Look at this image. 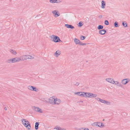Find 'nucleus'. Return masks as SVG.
Wrapping results in <instances>:
<instances>
[{
  "label": "nucleus",
  "mask_w": 130,
  "mask_h": 130,
  "mask_svg": "<svg viewBox=\"0 0 130 130\" xmlns=\"http://www.w3.org/2000/svg\"><path fill=\"white\" fill-rule=\"evenodd\" d=\"M86 37L84 36H82L81 37V40H84L85 39Z\"/></svg>",
  "instance_id": "36"
},
{
  "label": "nucleus",
  "mask_w": 130,
  "mask_h": 130,
  "mask_svg": "<svg viewBox=\"0 0 130 130\" xmlns=\"http://www.w3.org/2000/svg\"><path fill=\"white\" fill-rule=\"evenodd\" d=\"M39 122H36L35 123V128L37 130L38 128V126L39 125Z\"/></svg>",
  "instance_id": "20"
},
{
  "label": "nucleus",
  "mask_w": 130,
  "mask_h": 130,
  "mask_svg": "<svg viewBox=\"0 0 130 130\" xmlns=\"http://www.w3.org/2000/svg\"><path fill=\"white\" fill-rule=\"evenodd\" d=\"M22 124L24 126L26 127L28 130H30L31 128L30 124L27 120L22 119L21 120Z\"/></svg>",
  "instance_id": "2"
},
{
  "label": "nucleus",
  "mask_w": 130,
  "mask_h": 130,
  "mask_svg": "<svg viewBox=\"0 0 130 130\" xmlns=\"http://www.w3.org/2000/svg\"><path fill=\"white\" fill-rule=\"evenodd\" d=\"M106 101H106V100H104L102 99V100L101 101V103H102L105 104V103H106Z\"/></svg>",
  "instance_id": "34"
},
{
  "label": "nucleus",
  "mask_w": 130,
  "mask_h": 130,
  "mask_svg": "<svg viewBox=\"0 0 130 130\" xmlns=\"http://www.w3.org/2000/svg\"><path fill=\"white\" fill-rule=\"evenodd\" d=\"M38 90V89H37L36 87L33 86L32 91H35L37 92Z\"/></svg>",
  "instance_id": "29"
},
{
  "label": "nucleus",
  "mask_w": 130,
  "mask_h": 130,
  "mask_svg": "<svg viewBox=\"0 0 130 130\" xmlns=\"http://www.w3.org/2000/svg\"><path fill=\"white\" fill-rule=\"evenodd\" d=\"M105 104L107 105H109L111 104V103L109 101H107Z\"/></svg>",
  "instance_id": "30"
},
{
  "label": "nucleus",
  "mask_w": 130,
  "mask_h": 130,
  "mask_svg": "<svg viewBox=\"0 0 130 130\" xmlns=\"http://www.w3.org/2000/svg\"><path fill=\"white\" fill-rule=\"evenodd\" d=\"M74 42L76 44H79L80 45H84L87 44V43H82L80 41H74Z\"/></svg>",
  "instance_id": "13"
},
{
  "label": "nucleus",
  "mask_w": 130,
  "mask_h": 130,
  "mask_svg": "<svg viewBox=\"0 0 130 130\" xmlns=\"http://www.w3.org/2000/svg\"><path fill=\"white\" fill-rule=\"evenodd\" d=\"M32 88L33 86H29L27 87L28 89L31 91H32Z\"/></svg>",
  "instance_id": "27"
},
{
  "label": "nucleus",
  "mask_w": 130,
  "mask_h": 130,
  "mask_svg": "<svg viewBox=\"0 0 130 130\" xmlns=\"http://www.w3.org/2000/svg\"><path fill=\"white\" fill-rule=\"evenodd\" d=\"M16 62L20 61H23L21 56L20 57H15Z\"/></svg>",
  "instance_id": "16"
},
{
  "label": "nucleus",
  "mask_w": 130,
  "mask_h": 130,
  "mask_svg": "<svg viewBox=\"0 0 130 130\" xmlns=\"http://www.w3.org/2000/svg\"><path fill=\"white\" fill-rule=\"evenodd\" d=\"M75 40H77V41H79L77 39H75Z\"/></svg>",
  "instance_id": "44"
},
{
  "label": "nucleus",
  "mask_w": 130,
  "mask_h": 130,
  "mask_svg": "<svg viewBox=\"0 0 130 130\" xmlns=\"http://www.w3.org/2000/svg\"><path fill=\"white\" fill-rule=\"evenodd\" d=\"M79 84V83H76L75 84V85L76 86H78Z\"/></svg>",
  "instance_id": "38"
},
{
  "label": "nucleus",
  "mask_w": 130,
  "mask_h": 130,
  "mask_svg": "<svg viewBox=\"0 0 130 130\" xmlns=\"http://www.w3.org/2000/svg\"><path fill=\"white\" fill-rule=\"evenodd\" d=\"M48 102L52 105H59L61 102V100L55 96L50 97L48 100Z\"/></svg>",
  "instance_id": "1"
},
{
  "label": "nucleus",
  "mask_w": 130,
  "mask_h": 130,
  "mask_svg": "<svg viewBox=\"0 0 130 130\" xmlns=\"http://www.w3.org/2000/svg\"><path fill=\"white\" fill-rule=\"evenodd\" d=\"M100 126H101V127L102 128L104 127L105 126V125L104 124H102V125H101Z\"/></svg>",
  "instance_id": "39"
},
{
  "label": "nucleus",
  "mask_w": 130,
  "mask_h": 130,
  "mask_svg": "<svg viewBox=\"0 0 130 130\" xmlns=\"http://www.w3.org/2000/svg\"><path fill=\"white\" fill-rule=\"evenodd\" d=\"M12 63H15L16 62L15 58H12Z\"/></svg>",
  "instance_id": "33"
},
{
  "label": "nucleus",
  "mask_w": 130,
  "mask_h": 130,
  "mask_svg": "<svg viewBox=\"0 0 130 130\" xmlns=\"http://www.w3.org/2000/svg\"><path fill=\"white\" fill-rule=\"evenodd\" d=\"M54 129H55L57 130H66V129L64 128H61L60 127H56Z\"/></svg>",
  "instance_id": "19"
},
{
  "label": "nucleus",
  "mask_w": 130,
  "mask_h": 130,
  "mask_svg": "<svg viewBox=\"0 0 130 130\" xmlns=\"http://www.w3.org/2000/svg\"><path fill=\"white\" fill-rule=\"evenodd\" d=\"M104 23L105 25H108L109 24V22L108 21L106 20L105 21Z\"/></svg>",
  "instance_id": "35"
},
{
  "label": "nucleus",
  "mask_w": 130,
  "mask_h": 130,
  "mask_svg": "<svg viewBox=\"0 0 130 130\" xmlns=\"http://www.w3.org/2000/svg\"><path fill=\"white\" fill-rule=\"evenodd\" d=\"M106 31L105 29H102L100 30L99 31V33L101 35H103L104 34Z\"/></svg>",
  "instance_id": "17"
},
{
  "label": "nucleus",
  "mask_w": 130,
  "mask_h": 130,
  "mask_svg": "<svg viewBox=\"0 0 130 130\" xmlns=\"http://www.w3.org/2000/svg\"><path fill=\"white\" fill-rule=\"evenodd\" d=\"M98 122H94L91 124V125L94 126H97Z\"/></svg>",
  "instance_id": "22"
},
{
  "label": "nucleus",
  "mask_w": 130,
  "mask_h": 130,
  "mask_svg": "<svg viewBox=\"0 0 130 130\" xmlns=\"http://www.w3.org/2000/svg\"><path fill=\"white\" fill-rule=\"evenodd\" d=\"M102 123L100 122H98L97 126L101 127V126H101V125H102Z\"/></svg>",
  "instance_id": "32"
},
{
  "label": "nucleus",
  "mask_w": 130,
  "mask_h": 130,
  "mask_svg": "<svg viewBox=\"0 0 130 130\" xmlns=\"http://www.w3.org/2000/svg\"><path fill=\"white\" fill-rule=\"evenodd\" d=\"M113 84L115 85H116L120 87L122 86L120 83L117 81H115L114 80Z\"/></svg>",
  "instance_id": "14"
},
{
  "label": "nucleus",
  "mask_w": 130,
  "mask_h": 130,
  "mask_svg": "<svg viewBox=\"0 0 130 130\" xmlns=\"http://www.w3.org/2000/svg\"><path fill=\"white\" fill-rule=\"evenodd\" d=\"M49 2L51 3H60L61 2V1L60 0H50Z\"/></svg>",
  "instance_id": "15"
},
{
  "label": "nucleus",
  "mask_w": 130,
  "mask_h": 130,
  "mask_svg": "<svg viewBox=\"0 0 130 130\" xmlns=\"http://www.w3.org/2000/svg\"><path fill=\"white\" fill-rule=\"evenodd\" d=\"M95 100L98 101H99L101 102V101L102 100V99H101L99 98H95Z\"/></svg>",
  "instance_id": "23"
},
{
  "label": "nucleus",
  "mask_w": 130,
  "mask_h": 130,
  "mask_svg": "<svg viewBox=\"0 0 130 130\" xmlns=\"http://www.w3.org/2000/svg\"><path fill=\"white\" fill-rule=\"evenodd\" d=\"M103 28V26L102 25H99L98 26V29L99 30H100V29H102Z\"/></svg>",
  "instance_id": "25"
},
{
  "label": "nucleus",
  "mask_w": 130,
  "mask_h": 130,
  "mask_svg": "<svg viewBox=\"0 0 130 130\" xmlns=\"http://www.w3.org/2000/svg\"><path fill=\"white\" fill-rule=\"evenodd\" d=\"M86 92H75L74 94L78 96L86 98Z\"/></svg>",
  "instance_id": "5"
},
{
  "label": "nucleus",
  "mask_w": 130,
  "mask_h": 130,
  "mask_svg": "<svg viewBox=\"0 0 130 130\" xmlns=\"http://www.w3.org/2000/svg\"><path fill=\"white\" fill-rule=\"evenodd\" d=\"M104 119H103V121H104Z\"/></svg>",
  "instance_id": "45"
},
{
  "label": "nucleus",
  "mask_w": 130,
  "mask_h": 130,
  "mask_svg": "<svg viewBox=\"0 0 130 130\" xmlns=\"http://www.w3.org/2000/svg\"><path fill=\"white\" fill-rule=\"evenodd\" d=\"M78 130H89L88 128H81L79 129Z\"/></svg>",
  "instance_id": "31"
},
{
  "label": "nucleus",
  "mask_w": 130,
  "mask_h": 130,
  "mask_svg": "<svg viewBox=\"0 0 130 130\" xmlns=\"http://www.w3.org/2000/svg\"><path fill=\"white\" fill-rule=\"evenodd\" d=\"M122 25L123 26L125 27H126L127 26V23L126 22H123L122 23Z\"/></svg>",
  "instance_id": "26"
},
{
  "label": "nucleus",
  "mask_w": 130,
  "mask_h": 130,
  "mask_svg": "<svg viewBox=\"0 0 130 130\" xmlns=\"http://www.w3.org/2000/svg\"><path fill=\"white\" fill-rule=\"evenodd\" d=\"M114 24L115 26L116 27H118L119 26L118 22H115Z\"/></svg>",
  "instance_id": "28"
},
{
  "label": "nucleus",
  "mask_w": 130,
  "mask_h": 130,
  "mask_svg": "<svg viewBox=\"0 0 130 130\" xmlns=\"http://www.w3.org/2000/svg\"><path fill=\"white\" fill-rule=\"evenodd\" d=\"M41 100L42 101H43V102H45V101H45V100L44 98H42V99Z\"/></svg>",
  "instance_id": "40"
},
{
  "label": "nucleus",
  "mask_w": 130,
  "mask_h": 130,
  "mask_svg": "<svg viewBox=\"0 0 130 130\" xmlns=\"http://www.w3.org/2000/svg\"><path fill=\"white\" fill-rule=\"evenodd\" d=\"M105 80L107 82L111 83L112 84L113 83L114 80L113 78H107L105 79Z\"/></svg>",
  "instance_id": "11"
},
{
  "label": "nucleus",
  "mask_w": 130,
  "mask_h": 130,
  "mask_svg": "<svg viewBox=\"0 0 130 130\" xmlns=\"http://www.w3.org/2000/svg\"><path fill=\"white\" fill-rule=\"evenodd\" d=\"M55 42H59V41H54Z\"/></svg>",
  "instance_id": "43"
},
{
  "label": "nucleus",
  "mask_w": 130,
  "mask_h": 130,
  "mask_svg": "<svg viewBox=\"0 0 130 130\" xmlns=\"http://www.w3.org/2000/svg\"><path fill=\"white\" fill-rule=\"evenodd\" d=\"M12 58H11L8 59L7 61V63H12Z\"/></svg>",
  "instance_id": "24"
},
{
  "label": "nucleus",
  "mask_w": 130,
  "mask_h": 130,
  "mask_svg": "<svg viewBox=\"0 0 130 130\" xmlns=\"http://www.w3.org/2000/svg\"><path fill=\"white\" fill-rule=\"evenodd\" d=\"M79 27H80V26H82L83 25V24L82 23H81L80 22H79Z\"/></svg>",
  "instance_id": "37"
},
{
  "label": "nucleus",
  "mask_w": 130,
  "mask_h": 130,
  "mask_svg": "<svg viewBox=\"0 0 130 130\" xmlns=\"http://www.w3.org/2000/svg\"><path fill=\"white\" fill-rule=\"evenodd\" d=\"M9 51L11 53L13 54L16 55L17 54L16 51L14 50L10 49Z\"/></svg>",
  "instance_id": "21"
},
{
  "label": "nucleus",
  "mask_w": 130,
  "mask_h": 130,
  "mask_svg": "<svg viewBox=\"0 0 130 130\" xmlns=\"http://www.w3.org/2000/svg\"><path fill=\"white\" fill-rule=\"evenodd\" d=\"M106 6V2L103 0L101 2V8L102 9H104L105 8Z\"/></svg>",
  "instance_id": "12"
},
{
  "label": "nucleus",
  "mask_w": 130,
  "mask_h": 130,
  "mask_svg": "<svg viewBox=\"0 0 130 130\" xmlns=\"http://www.w3.org/2000/svg\"><path fill=\"white\" fill-rule=\"evenodd\" d=\"M52 13L54 15V17L55 18H56L59 16L60 15L59 12H58L57 10H56L52 11Z\"/></svg>",
  "instance_id": "10"
},
{
  "label": "nucleus",
  "mask_w": 130,
  "mask_h": 130,
  "mask_svg": "<svg viewBox=\"0 0 130 130\" xmlns=\"http://www.w3.org/2000/svg\"><path fill=\"white\" fill-rule=\"evenodd\" d=\"M21 56L23 61L26 60L27 59H33L34 58L33 56L29 55H23Z\"/></svg>",
  "instance_id": "4"
},
{
  "label": "nucleus",
  "mask_w": 130,
  "mask_h": 130,
  "mask_svg": "<svg viewBox=\"0 0 130 130\" xmlns=\"http://www.w3.org/2000/svg\"><path fill=\"white\" fill-rule=\"evenodd\" d=\"M32 109L35 111L42 113H43V110L40 108L35 106H34L32 107Z\"/></svg>",
  "instance_id": "6"
},
{
  "label": "nucleus",
  "mask_w": 130,
  "mask_h": 130,
  "mask_svg": "<svg viewBox=\"0 0 130 130\" xmlns=\"http://www.w3.org/2000/svg\"><path fill=\"white\" fill-rule=\"evenodd\" d=\"M65 26L68 28H70L71 29H73L74 28L73 26H72L71 25H69L67 24H66L65 25Z\"/></svg>",
  "instance_id": "18"
},
{
  "label": "nucleus",
  "mask_w": 130,
  "mask_h": 130,
  "mask_svg": "<svg viewBox=\"0 0 130 130\" xmlns=\"http://www.w3.org/2000/svg\"><path fill=\"white\" fill-rule=\"evenodd\" d=\"M61 54V51L59 50H58L54 53V55L55 57L57 58Z\"/></svg>",
  "instance_id": "9"
},
{
  "label": "nucleus",
  "mask_w": 130,
  "mask_h": 130,
  "mask_svg": "<svg viewBox=\"0 0 130 130\" xmlns=\"http://www.w3.org/2000/svg\"><path fill=\"white\" fill-rule=\"evenodd\" d=\"M50 37L52 41H61L59 37L54 35L51 36Z\"/></svg>",
  "instance_id": "7"
},
{
  "label": "nucleus",
  "mask_w": 130,
  "mask_h": 130,
  "mask_svg": "<svg viewBox=\"0 0 130 130\" xmlns=\"http://www.w3.org/2000/svg\"><path fill=\"white\" fill-rule=\"evenodd\" d=\"M97 95L92 93L87 92L86 94V98H95L97 96Z\"/></svg>",
  "instance_id": "3"
},
{
  "label": "nucleus",
  "mask_w": 130,
  "mask_h": 130,
  "mask_svg": "<svg viewBox=\"0 0 130 130\" xmlns=\"http://www.w3.org/2000/svg\"><path fill=\"white\" fill-rule=\"evenodd\" d=\"M130 81V80L128 78H126L121 80V82L123 85H125Z\"/></svg>",
  "instance_id": "8"
},
{
  "label": "nucleus",
  "mask_w": 130,
  "mask_h": 130,
  "mask_svg": "<svg viewBox=\"0 0 130 130\" xmlns=\"http://www.w3.org/2000/svg\"><path fill=\"white\" fill-rule=\"evenodd\" d=\"M7 107H5V110H7Z\"/></svg>",
  "instance_id": "41"
},
{
  "label": "nucleus",
  "mask_w": 130,
  "mask_h": 130,
  "mask_svg": "<svg viewBox=\"0 0 130 130\" xmlns=\"http://www.w3.org/2000/svg\"><path fill=\"white\" fill-rule=\"evenodd\" d=\"M86 19L87 20H89V18H86Z\"/></svg>",
  "instance_id": "42"
}]
</instances>
